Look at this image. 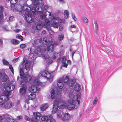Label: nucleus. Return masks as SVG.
<instances>
[{"mask_svg":"<svg viewBox=\"0 0 122 122\" xmlns=\"http://www.w3.org/2000/svg\"><path fill=\"white\" fill-rule=\"evenodd\" d=\"M9 67L12 73L14 74V71L13 67L12 66L10 65H9Z\"/></svg>","mask_w":122,"mask_h":122,"instance_id":"43","label":"nucleus"},{"mask_svg":"<svg viewBox=\"0 0 122 122\" xmlns=\"http://www.w3.org/2000/svg\"><path fill=\"white\" fill-rule=\"evenodd\" d=\"M51 26L54 27L58 28V23L55 21H53L51 24Z\"/></svg>","mask_w":122,"mask_h":122,"instance_id":"28","label":"nucleus"},{"mask_svg":"<svg viewBox=\"0 0 122 122\" xmlns=\"http://www.w3.org/2000/svg\"><path fill=\"white\" fill-rule=\"evenodd\" d=\"M71 16L72 18L75 21H76L77 20V18L76 17L75 15L74 14L72 13Z\"/></svg>","mask_w":122,"mask_h":122,"instance_id":"48","label":"nucleus"},{"mask_svg":"<svg viewBox=\"0 0 122 122\" xmlns=\"http://www.w3.org/2000/svg\"><path fill=\"white\" fill-rule=\"evenodd\" d=\"M42 57H43L44 59H46L47 60V59H48V58H49V55L47 54H42Z\"/></svg>","mask_w":122,"mask_h":122,"instance_id":"34","label":"nucleus"},{"mask_svg":"<svg viewBox=\"0 0 122 122\" xmlns=\"http://www.w3.org/2000/svg\"><path fill=\"white\" fill-rule=\"evenodd\" d=\"M97 101L98 98L97 97H96L95 98L94 101L93 102V105L94 106L97 103Z\"/></svg>","mask_w":122,"mask_h":122,"instance_id":"45","label":"nucleus"},{"mask_svg":"<svg viewBox=\"0 0 122 122\" xmlns=\"http://www.w3.org/2000/svg\"><path fill=\"white\" fill-rule=\"evenodd\" d=\"M70 28H76V26L75 25H72L70 26Z\"/></svg>","mask_w":122,"mask_h":122,"instance_id":"58","label":"nucleus"},{"mask_svg":"<svg viewBox=\"0 0 122 122\" xmlns=\"http://www.w3.org/2000/svg\"><path fill=\"white\" fill-rule=\"evenodd\" d=\"M3 119L4 120H5L7 121V120H8L10 118V116L9 115H8L7 114H4L3 115Z\"/></svg>","mask_w":122,"mask_h":122,"instance_id":"29","label":"nucleus"},{"mask_svg":"<svg viewBox=\"0 0 122 122\" xmlns=\"http://www.w3.org/2000/svg\"><path fill=\"white\" fill-rule=\"evenodd\" d=\"M67 84L68 86L69 87H72L74 85V82L73 80L70 79L68 81Z\"/></svg>","mask_w":122,"mask_h":122,"instance_id":"19","label":"nucleus"},{"mask_svg":"<svg viewBox=\"0 0 122 122\" xmlns=\"http://www.w3.org/2000/svg\"><path fill=\"white\" fill-rule=\"evenodd\" d=\"M25 120H27V121H29L30 120V118L26 116H25Z\"/></svg>","mask_w":122,"mask_h":122,"instance_id":"54","label":"nucleus"},{"mask_svg":"<svg viewBox=\"0 0 122 122\" xmlns=\"http://www.w3.org/2000/svg\"><path fill=\"white\" fill-rule=\"evenodd\" d=\"M94 23L95 24V29H97L98 28V25L97 22L95 20L94 21Z\"/></svg>","mask_w":122,"mask_h":122,"instance_id":"49","label":"nucleus"},{"mask_svg":"<svg viewBox=\"0 0 122 122\" xmlns=\"http://www.w3.org/2000/svg\"><path fill=\"white\" fill-rule=\"evenodd\" d=\"M25 47V44H22L20 45V47L21 49H23Z\"/></svg>","mask_w":122,"mask_h":122,"instance_id":"52","label":"nucleus"},{"mask_svg":"<svg viewBox=\"0 0 122 122\" xmlns=\"http://www.w3.org/2000/svg\"><path fill=\"white\" fill-rule=\"evenodd\" d=\"M20 73L21 78V79H23L24 76V71L22 69H20Z\"/></svg>","mask_w":122,"mask_h":122,"instance_id":"27","label":"nucleus"},{"mask_svg":"<svg viewBox=\"0 0 122 122\" xmlns=\"http://www.w3.org/2000/svg\"><path fill=\"white\" fill-rule=\"evenodd\" d=\"M40 84L39 80L36 79L35 76L31 75V93H32L31 94V100L34 103L33 105H31V110L35 109L38 105L35 93L37 92H38L40 91V89L38 87Z\"/></svg>","mask_w":122,"mask_h":122,"instance_id":"1","label":"nucleus"},{"mask_svg":"<svg viewBox=\"0 0 122 122\" xmlns=\"http://www.w3.org/2000/svg\"><path fill=\"white\" fill-rule=\"evenodd\" d=\"M3 64L5 65H8L9 64V62L5 59H3L2 61Z\"/></svg>","mask_w":122,"mask_h":122,"instance_id":"38","label":"nucleus"},{"mask_svg":"<svg viewBox=\"0 0 122 122\" xmlns=\"http://www.w3.org/2000/svg\"><path fill=\"white\" fill-rule=\"evenodd\" d=\"M66 57L65 56H64L62 58L61 61V62L62 64L65 63L66 62Z\"/></svg>","mask_w":122,"mask_h":122,"instance_id":"41","label":"nucleus"},{"mask_svg":"<svg viewBox=\"0 0 122 122\" xmlns=\"http://www.w3.org/2000/svg\"><path fill=\"white\" fill-rule=\"evenodd\" d=\"M64 38L63 35L61 34L60 35H59L58 36V39L60 41H61L63 40Z\"/></svg>","mask_w":122,"mask_h":122,"instance_id":"31","label":"nucleus"},{"mask_svg":"<svg viewBox=\"0 0 122 122\" xmlns=\"http://www.w3.org/2000/svg\"><path fill=\"white\" fill-rule=\"evenodd\" d=\"M57 117L59 118H61L62 119V118L63 117L61 114L60 113H58L57 115Z\"/></svg>","mask_w":122,"mask_h":122,"instance_id":"47","label":"nucleus"},{"mask_svg":"<svg viewBox=\"0 0 122 122\" xmlns=\"http://www.w3.org/2000/svg\"><path fill=\"white\" fill-rule=\"evenodd\" d=\"M32 3L35 6L32 7L31 9V11L34 15H36L35 12H40V16L41 19H45L46 16V13L43 11V9L41 6H38L37 5L41 4L42 6L44 5V3L43 0H31Z\"/></svg>","mask_w":122,"mask_h":122,"instance_id":"3","label":"nucleus"},{"mask_svg":"<svg viewBox=\"0 0 122 122\" xmlns=\"http://www.w3.org/2000/svg\"><path fill=\"white\" fill-rule=\"evenodd\" d=\"M63 65V67H67V64L65 62V63H64L62 64Z\"/></svg>","mask_w":122,"mask_h":122,"instance_id":"57","label":"nucleus"},{"mask_svg":"<svg viewBox=\"0 0 122 122\" xmlns=\"http://www.w3.org/2000/svg\"><path fill=\"white\" fill-rule=\"evenodd\" d=\"M46 28L50 34H53L54 32L51 29L50 26H46Z\"/></svg>","mask_w":122,"mask_h":122,"instance_id":"24","label":"nucleus"},{"mask_svg":"<svg viewBox=\"0 0 122 122\" xmlns=\"http://www.w3.org/2000/svg\"><path fill=\"white\" fill-rule=\"evenodd\" d=\"M67 63L68 64L70 65L71 64V61L69 60H67Z\"/></svg>","mask_w":122,"mask_h":122,"instance_id":"59","label":"nucleus"},{"mask_svg":"<svg viewBox=\"0 0 122 122\" xmlns=\"http://www.w3.org/2000/svg\"><path fill=\"white\" fill-rule=\"evenodd\" d=\"M49 38L48 37H45L43 39L42 44L43 45H49L46 47L44 46H38L35 51V52L36 54H39L43 51H45L47 50L48 51L52 52L54 47L57 45L58 43L55 41H50Z\"/></svg>","mask_w":122,"mask_h":122,"instance_id":"2","label":"nucleus"},{"mask_svg":"<svg viewBox=\"0 0 122 122\" xmlns=\"http://www.w3.org/2000/svg\"><path fill=\"white\" fill-rule=\"evenodd\" d=\"M14 17L13 16H11L9 18V20L10 21H12L13 20H14Z\"/></svg>","mask_w":122,"mask_h":122,"instance_id":"56","label":"nucleus"},{"mask_svg":"<svg viewBox=\"0 0 122 122\" xmlns=\"http://www.w3.org/2000/svg\"><path fill=\"white\" fill-rule=\"evenodd\" d=\"M48 107V105L46 104L42 105L40 107L41 112L45 111Z\"/></svg>","mask_w":122,"mask_h":122,"instance_id":"18","label":"nucleus"},{"mask_svg":"<svg viewBox=\"0 0 122 122\" xmlns=\"http://www.w3.org/2000/svg\"><path fill=\"white\" fill-rule=\"evenodd\" d=\"M34 117L31 118V122H38V119L36 117H40L41 116V114L40 113L37 112H35L33 113Z\"/></svg>","mask_w":122,"mask_h":122,"instance_id":"11","label":"nucleus"},{"mask_svg":"<svg viewBox=\"0 0 122 122\" xmlns=\"http://www.w3.org/2000/svg\"><path fill=\"white\" fill-rule=\"evenodd\" d=\"M22 118V117L21 116H19L17 117V118L18 119H21Z\"/></svg>","mask_w":122,"mask_h":122,"instance_id":"63","label":"nucleus"},{"mask_svg":"<svg viewBox=\"0 0 122 122\" xmlns=\"http://www.w3.org/2000/svg\"><path fill=\"white\" fill-rule=\"evenodd\" d=\"M22 16L25 18L26 22L28 23H30V20H29L30 18V12H25V14H23Z\"/></svg>","mask_w":122,"mask_h":122,"instance_id":"14","label":"nucleus"},{"mask_svg":"<svg viewBox=\"0 0 122 122\" xmlns=\"http://www.w3.org/2000/svg\"><path fill=\"white\" fill-rule=\"evenodd\" d=\"M84 22L85 23H87L88 21V19L85 17H83L82 18Z\"/></svg>","mask_w":122,"mask_h":122,"instance_id":"44","label":"nucleus"},{"mask_svg":"<svg viewBox=\"0 0 122 122\" xmlns=\"http://www.w3.org/2000/svg\"><path fill=\"white\" fill-rule=\"evenodd\" d=\"M75 107V105L74 104H70L67 106V108L69 110H71L73 109Z\"/></svg>","mask_w":122,"mask_h":122,"instance_id":"22","label":"nucleus"},{"mask_svg":"<svg viewBox=\"0 0 122 122\" xmlns=\"http://www.w3.org/2000/svg\"><path fill=\"white\" fill-rule=\"evenodd\" d=\"M8 77L7 75L4 76L2 78V80L3 81H5L8 79Z\"/></svg>","mask_w":122,"mask_h":122,"instance_id":"37","label":"nucleus"},{"mask_svg":"<svg viewBox=\"0 0 122 122\" xmlns=\"http://www.w3.org/2000/svg\"><path fill=\"white\" fill-rule=\"evenodd\" d=\"M26 88L25 87H23L20 89V93L22 94H24L26 92Z\"/></svg>","mask_w":122,"mask_h":122,"instance_id":"26","label":"nucleus"},{"mask_svg":"<svg viewBox=\"0 0 122 122\" xmlns=\"http://www.w3.org/2000/svg\"><path fill=\"white\" fill-rule=\"evenodd\" d=\"M20 31V29H17L15 30V31L16 32H18Z\"/></svg>","mask_w":122,"mask_h":122,"instance_id":"64","label":"nucleus"},{"mask_svg":"<svg viewBox=\"0 0 122 122\" xmlns=\"http://www.w3.org/2000/svg\"><path fill=\"white\" fill-rule=\"evenodd\" d=\"M69 96V97L71 99L73 98L74 97V95L72 94H70Z\"/></svg>","mask_w":122,"mask_h":122,"instance_id":"53","label":"nucleus"},{"mask_svg":"<svg viewBox=\"0 0 122 122\" xmlns=\"http://www.w3.org/2000/svg\"><path fill=\"white\" fill-rule=\"evenodd\" d=\"M39 21V20L37 17H35L33 18L31 14V24L33 23L35 24H37L36 26V27L38 30H39L41 29L43 25V23H42V22L38 23V22Z\"/></svg>","mask_w":122,"mask_h":122,"instance_id":"7","label":"nucleus"},{"mask_svg":"<svg viewBox=\"0 0 122 122\" xmlns=\"http://www.w3.org/2000/svg\"><path fill=\"white\" fill-rule=\"evenodd\" d=\"M66 107V105L64 104H61V105L58 107L60 109H63Z\"/></svg>","mask_w":122,"mask_h":122,"instance_id":"40","label":"nucleus"},{"mask_svg":"<svg viewBox=\"0 0 122 122\" xmlns=\"http://www.w3.org/2000/svg\"><path fill=\"white\" fill-rule=\"evenodd\" d=\"M45 23L43 24L44 27L46 28V26H50V21L48 19H46L45 20Z\"/></svg>","mask_w":122,"mask_h":122,"instance_id":"20","label":"nucleus"},{"mask_svg":"<svg viewBox=\"0 0 122 122\" xmlns=\"http://www.w3.org/2000/svg\"><path fill=\"white\" fill-rule=\"evenodd\" d=\"M41 119L42 121H46V122H56L54 119L51 117H49V118L48 117L45 116L42 117Z\"/></svg>","mask_w":122,"mask_h":122,"instance_id":"13","label":"nucleus"},{"mask_svg":"<svg viewBox=\"0 0 122 122\" xmlns=\"http://www.w3.org/2000/svg\"><path fill=\"white\" fill-rule=\"evenodd\" d=\"M19 59L18 58L16 59H14L13 60V62L14 63H15Z\"/></svg>","mask_w":122,"mask_h":122,"instance_id":"55","label":"nucleus"},{"mask_svg":"<svg viewBox=\"0 0 122 122\" xmlns=\"http://www.w3.org/2000/svg\"><path fill=\"white\" fill-rule=\"evenodd\" d=\"M61 101L59 97L56 99L54 101L53 104L52 112L53 113H56L57 111L58 108L59 104Z\"/></svg>","mask_w":122,"mask_h":122,"instance_id":"9","label":"nucleus"},{"mask_svg":"<svg viewBox=\"0 0 122 122\" xmlns=\"http://www.w3.org/2000/svg\"><path fill=\"white\" fill-rule=\"evenodd\" d=\"M51 98L53 99L55 97V90L53 89L51 92Z\"/></svg>","mask_w":122,"mask_h":122,"instance_id":"25","label":"nucleus"},{"mask_svg":"<svg viewBox=\"0 0 122 122\" xmlns=\"http://www.w3.org/2000/svg\"><path fill=\"white\" fill-rule=\"evenodd\" d=\"M63 80L62 79H60L58 81L57 86L59 89H57L56 90V97H57L58 96L59 97H60L62 94L61 89L64 86Z\"/></svg>","mask_w":122,"mask_h":122,"instance_id":"6","label":"nucleus"},{"mask_svg":"<svg viewBox=\"0 0 122 122\" xmlns=\"http://www.w3.org/2000/svg\"><path fill=\"white\" fill-rule=\"evenodd\" d=\"M63 80V82H64L65 83H67L68 81L70 80V79H69V77L68 76H66L65 78L64 77H63L62 78H61Z\"/></svg>","mask_w":122,"mask_h":122,"instance_id":"21","label":"nucleus"},{"mask_svg":"<svg viewBox=\"0 0 122 122\" xmlns=\"http://www.w3.org/2000/svg\"><path fill=\"white\" fill-rule=\"evenodd\" d=\"M14 105V103L11 102H6L4 103L2 102H0V106L6 109H9L12 108Z\"/></svg>","mask_w":122,"mask_h":122,"instance_id":"8","label":"nucleus"},{"mask_svg":"<svg viewBox=\"0 0 122 122\" xmlns=\"http://www.w3.org/2000/svg\"><path fill=\"white\" fill-rule=\"evenodd\" d=\"M53 53L55 55H57L59 56H62L63 55V52L62 51H59L57 53L55 52H53Z\"/></svg>","mask_w":122,"mask_h":122,"instance_id":"30","label":"nucleus"},{"mask_svg":"<svg viewBox=\"0 0 122 122\" xmlns=\"http://www.w3.org/2000/svg\"><path fill=\"white\" fill-rule=\"evenodd\" d=\"M4 88L5 91L4 94L5 95H1L0 96V99L2 100H7L9 99L8 97L10 95L11 93L10 89V87L6 83L4 84Z\"/></svg>","mask_w":122,"mask_h":122,"instance_id":"4","label":"nucleus"},{"mask_svg":"<svg viewBox=\"0 0 122 122\" xmlns=\"http://www.w3.org/2000/svg\"><path fill=\"white\" fill-rule=\"evenodd\" d=\"M74 89L76 92H79L81 89L80 86L79 84L78 83H76L74 86Z\"/></svg>","mask_w":122,"mask_h":122,"instance_id":"17","label":"nucleus"},{"mask_svg":"<svg viewBox=\"0 0 122 122\" xmlns=\"http://www.w3.org/2000/svg\"><path fill=\"white\" fill-rule=\"evenodd\" d=\"M2 27L4 30L6 31L8 30L7 27L6 26H2Z\"/></svg>","mask_w":122,"mask_h":122,"instance_id":"51","label":"nucleus"},{"mask_svg":"<svg viewBox=\"0 0 122 122\" xmlns=\"http://www.w3.org/2000/svg\"><path fill=\"white\" fill-rule=\"evenodd\" d=\"M7 121L8 122H14V120L10 118V117L8 120H7Z\"/></svg>","mask_w":122,"mask_h":122,"instance_id":"50","label":"nucleus"},{"mask_svg":"<svg viewBox=\"0 0 122 122\" xmlns=\"http://www.w3.org/2000/svg\"><path fill=\"white\" fill-rule=\"evenodd\" d=\"M36 57H35V58L34 59H33V61H31V72L32 71H33V69L31 68V66H33V65L34 64V61L35 60V59H36Z\"/></svg>","mask_w":122,"mask_h":122,"instance_id":"42","label":"nucleus"},{"mask_svg":"<svg viewBox=\"0 0 122 122\" xmlns=\"http://www.w3.org/2000/svg\"><path fill=\"white\" fill-rule=\"evenodd\" d=\"M44 9L46 10L48 8V6L47 5H44Z\"/></svg>","mask_w":122,"mask_h":122,"instance_id":"61","label":"nucleus"},{"mask_svg":"<svg viewBox=\"0 0 122 122\" xmlns=\"http://www.w3.org/2000/svg\"><path fill=\"white\" fill-rule=\"evenodd\" d=\"M42 41H43V39H42V38H40L39 40V43H41L42 42Z\"/></svg>","mask_w":122,"mask_h":122,"instance_id":"62","label":"nucleus"},{"mask_svg":"<svg viewBox=\"0 0 122 122\" xmlns=\"http://www.w3.org/2000/svg\"><path fill=\"white\" fill-rule=\"evenodd\" d=\"M81 93H80L79 94H77L76 96V101L78 102V104L79 105L80 104V101L78 99H80V95Z\"/></svg>","mask_w":122,"mask_h":122,"instance_id":"32","label":"nucleus"},{"mask_svg":"<svg viewBox=\"0 0 122 122\" xmlns=\"http://www.w3.org/2000/svg\"><path fill=\"white\" fill-rule=\"evenodd\" d=\"M75 101L73 99H71L69 100L68 101V103L70 104H73L74 103Z\"/></svg>","mask_w":122,"mask_h":122,"instance_id":"39","label":"nucleus"},{"mask_svg":"<svg viewBox=\"0 0 122 122\" xmlns=\"http://www.w3.org/2000/svg\"><path fill=\"white\" fill-rule=\"evenodd\" d=\"M48 60L47 61V62L48 64H50L52 63L53 62V60H52V58L51 57H49L48 58V59H47V60Z\"/></svg>","mask_w":122,"mask_h":122,"instance_id":"35","label":"nucleus"},{"mask_svg":"<svg viewBox=\"0 0 122 122\" xmlns=\"http://www.w3.org/2000/svg\"><path fill=\"white\" fill-rule=\"evenodd\" d=\"M20 8L21 10V13L23 14H25V12H30V7L26 5H23L21 6L18 5L17 7H16V9L15 10L13 9L14 11H20Z\"/></svg>","mask_w":122,"mask_h":122,"instance_id":"5","label":"nucleus"},{"mask_svg":"<svg viewBox=\"0 0 122 122\" xmlns=\"http://www.w3.org/2000/svg\"><path fill=\"white\" fill-rule=\"evenodd\" d=\"M64 17L66 19H67L69 16V12L67 10H65L64 13Z\"/></svg>","mask_w":122,"mask_h":122,"instance_id":"23","label":"nucleus"},{"mask_svg":"<svg viewBox=\"0 0 122 122\" xmlns=\"http://www.w3.org/2000/svg\"><path fill=\"white\" fill-rule=\"evenodd\" d=\"M5 83H6L7 84V85H8L10 87V88H11V87H12V90H11V89L10 90L11 91L12 90H13L15 88V86H14V85H11V86H9V84H8L7 83H4L3 84V85H4V84H5ZM11 89V88H10V90Z\"/></svg>","mask_w":122,"mask_h":122,"instance_id":"46","label":"nucleus"},{"mask_svg":"<svg viewBox=\"0 0 122 122\" xmlns=\"http://www.w3.org/2000/svg\"><path fill=\"white\" fill-rule=\"evenodd\" d=\"M4 7L2 6H0V22L2 21L3 19V11Z\"/></svg>","mask_w":122,"mask_h":122,"instance_id":"16","label":"nucleus"},{"mask_svg":"<svg viewBox=\"0 0 122 122\" xmlns=\"http://www.w3.org/2000/svg\"><path fill=\"white\" fill-rule=\"evenodd\" d=\"M16 38H17L21 39V41H23V39L22 36L19 34H18L17 35Z\"/></svg>","mask_w":122,"mask_h":122,"instance_id":"36","label":"nucleus"},{"mask_svg":"<svg viewBox=\"0 0 122 122\" xmlns=\"http://www.w3.org/2000/svg\"><path fill=\"white\" fill-rule=\"evenodd\" d=\"M25 60V59L23 60V62L22 65L23 66H25V68L27 70H28L29 71L30 69L29 68L30 67V61L28 60Z\"/></svg>","mask_w":122,"mask_h":122,"instance_id":"12","label":"nucleus"},{"mask_svg":"<svg viewBox=\"0 0 122 122\" xmlns=\"http://www.w3.org/2000/svg\"><path fill=\"white\" fill-rule=\"evenodd\" d=\"M61 58L60 57L57 60V62L58 63H59L61 60Z\"/></svg>","mask_w":122,"mask_h":122,"instance_id":"60","label":"nucleus"},{"mask_svg":"<svg viewBox=\"0 0 122 122\" xmlns=\"http://www.w3.org/2000/svg\"><path fill=\"white\" fill-rule=\"evenodd\" d=\"M42 76L46 78L50 82L53 80V75H51L47 71L45 70L42 72L41 74Z\"/></svg>","mask_w":122,"mask_h":122,"instance_id":"10","label":"nucleus"},{"mask_svg":"<svg viewBox=\"0 0 122 122\" xmlns=\"http://www.w3.org/2000/svg\"><path fill=\"white\" fill-rule=\"evenodd\" d=\"M11 41L12 43L14 44H18L20 43L19 41L15 39H13L11 40Z\"/></svg>","mask_w":122,"mask_h":122,"instance_id":"33","label":"nucleus"},{"mask_svg":"<svg viewBox=\"0 0 122 122\" xmlns=\"http://www.w3.org/2000/svg\"><path fill=\"white\" fill-rule=\"evenodd\" d=\"M63 116V117L62 118V119L64 121H67L70 118V115L68 113L64 114Z\"/></svg>","mask_w":122,"mask_h":122,"instance_id":"15","label":"nucleus"}]
</instances>
